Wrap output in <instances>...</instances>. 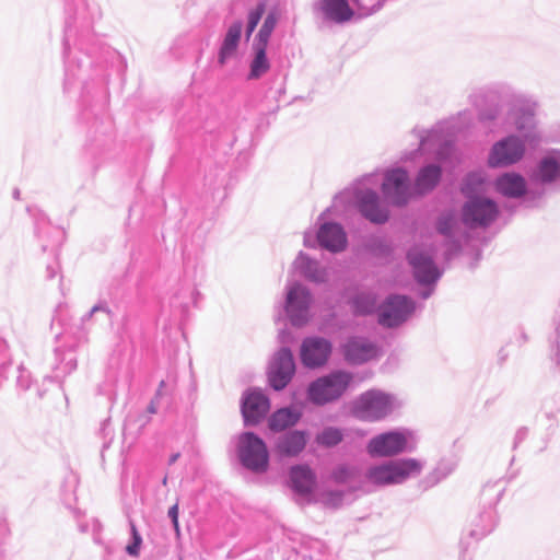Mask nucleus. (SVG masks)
I'll use <instances>...</instances> for the list:
<instances>
[{
  "label": "nucleus",
  "instance_id": "f03ea898",
  "mask_svg": "<svg viewBox=\"0 0 560 560\" xmlns=\"http://www.w3.org/2000/svg\"><path fill=\"white\" fill-rule=\"evenodd\" d=\"M421 464L413 458L389 462L370 468L368 478L375 485L400 483L408 477L419 474Z\"/></svg>",
  "mask_w": 560,
  "mask_h": 560
},
{
  "label": "nucleus",
  "instance_id": "f257e3e1",
  "mask_svg": "<svg viewBox=\"0 0 560 560\" xmlns=\"http://www.w3.org/2000/svg\"><path fill=\"white\" fill-rule=\"evenodd\" d=\"M352 375L337 371L313 382L307 390L308 399L315 405H325L338 399L348 388Z\"/></svg>",
  "mask_w": 560,
  "mask_h": 560
},
{
  "label": "nucleus",
  "instance_id": "9b49d317",
  "mask_svg": "<svg viewBox=\"0 0 560 560\" xmlns=\"http://www.w3.org/2000/svg\"><path fill=\"white\" fill-rule=\"evenodd\" d=\"M345 359L351 364H362L378 357L380 350L370 340L362 337L349 338L342 346Z\"/></svg>",
  "mask_w": 560,
  "mask_h": 560
},
{
  "label": "nucleus",
  "instance_id": "5701e85b",
  "mask_svg": "<svg viewBox=\"0 0 560 560\" xmlns=\"http://www.w3.org/2000/svg\"><path fill=\"white\" fill-rule=\"evenodd\" d=\"M497 189L508 197H520L525 192V180L517 174H505L497 179Z\"/></svg>",
  "mask_w": 560,
  "mask_h": 560
},
{
  "label": "nucleus",
  "instance_id": "c756f323",
  "mask_svg": "<svg viewBox=\"0 0 560 560\" xmlns=\"http://www.w3.org/2000/svg\"><path fill=\"white\" fill-rule=\"evenodd\" d=\"M265 12V4L260 3L256 7L255 10L250 11L248 14V23H247V31L246 35L249 37L254 30L256 28L257 24L259 23L262 14Z\"/></svg>",
  "mask_w": 560,
  "mask_h": 560
},
{
  "label": "nucleus",
  "instance_id": "473e14b6",
  "mask_svg": "<svg viewBox=\"0 0 560 560\" xmlns=\"http://www.w3.org/2000/svg\"><path fill=\"white\" fill-rule=\"evenodd\" d=\"M329 497L335 505L341 501V495L339 493H329Z\"/></svg>",
  "mask_w": 560,
  "mask_h": 560
},
{
  "label": "nucleus",
  "instance_id": "f3484780",
  "mask_svg": "<svg viewBox=\"0 0 560 560\" xmlns=\"http://www.w3.org/2000/svg\"><path fill=\"white\" fill-rule=\"evenodd\" d=\"M291 488L300 495H310L316 486V476L307 465H295L289 471Z\"/></svg>",
  "mask_w": 560,
  "mask_h": 560
},
{
  "label": "nucleus",
  "instance_id": "39448f33",
  "mask_svg": "<svg viewBox=\"0 0 560 560\" xmlns=\"http://www.w3.org/2000/svg\"><path fill=\"white\" fill-rule=\"evenodd\" d=\"M411 300L404 295L389 296L378 308V323L384 327H396L413 312Z\"/></svg>",
  "mask_w": 560,
  "mask_h": 560
},
{
  "label": "nucleus",
  "instance_id": "6e6552de",
  "mask_svg": "<svg viewBox=\"0 0 560 560\" xmlns=\"http://www.w3.org/2000/svg\"><path fill=\"white\" fill-rule=\"evenodd\" d=\"M407 446V438L401 432H387L373 438L368 452L373 456L390 457L401 453Z\"/></svg>",
  "mask_w": 560,
  "mask_h": 560
},
{
  "label": "nucleus",
  "instance_id": "f704fd0d",
  "mask_svg": "<svg viewBox=\"0 0 560 560\" xmlns=\"http://www.w3.org/2000/svg\"><path fill=\"white\" fill-rule=\"evenodd\" d=\"M463 191H465V192H467V194L470 191V190L468 189V185H465V186L463 187Z\"/></svg>",
  "mask_w": 560,
  "mask_h": 560
},
{
  "label": "nucleus",
  "instance_id": "4be33fe9",
  "mask_svg": "<svg viewBox=\"0 0 560 560\" xmlns=\"http://www.w3.org/2000/svg\"><path fill=\"white\" fill-rule=\"evenodd\" d=\"M322 10L327 19L336 23L348 22L354 14L347 0H323Z\"/></svg>",
  "mask_w": 560,
  "mask_h": 560
},
{
  "label": "nucleus",
  "instance_id": "bb28decb",
  "mask_svg": "<svg viewBox=\"0 0 560 560\" xmlns=\"http://www.w3.org/2000/svg\"><path fill=\"white\" fill-rule=\"evenodd\" d=\"M539 175L542 182H552L560 176V165L552 158H546L540 162Z\"/></svg>",
  "mask_w": 560,
  "mask_h": 560
},
{
  "label": "nucleus",
  "instance_id": "7ed1b4c3",
  "mask_svg": "<svg viewBox=\"0 0 560 560\" xmlns=\"http://www.w3.org/2000/svg\"><path fill=\"white\" fill-rule=\"evenodd\" d=\"M240 458L245 467L264 472L269 465V454L265 442L253 432L240 436Z\"/></svg>",
  "mask_w": 560,
  "mask_h": 560
},
{
  "label": "nucleus",
  "instance_id": "20e7f679",
  "mask_svg": "<svg viewBox=\"0 0 560 560\" xmlns=\"http://www.w3.org/2000/svg\"><path fill=\"white\" fill-rule=\"evenodd\" d=\"M392 411V400L388 395L378 390L362 394L353 405L354 415L365 421H377Z\"/></svg>",
  "mask_w": 560,
  "mask_h": 560
},
{
  "label": "nucleus",
  "instance_id": "0eeeda50",
  "mask_svg": "<svg viewBox=\"0 0 560 560\" xmlns=\"http://www.w3.org/2000/svg\"><path fill=\"white\" fill-rule=\"evenodd\" d=\"M498 214L495 203L487 198H472L463 208V221L470 228L487 225Z\"/></svg>",
  "mask_w": 560,
  "mask_h": 560
},
{
  "label": "nucleus",
  "instance_id": "423d86ee",
  "mask_svg": "<svg viewBox=\"0 0 560 560\" xmlns=\"http://www.w3.org/2000/svg\"><path fill=\"white\" fill-rule=\"evenodd\" d=\"M295 372L293 355L289 349L279 350L273 357L269 370L268 381L275 390H282L291 381Z\"/></svg>",
  "mask_w": 560,
  "mask_h": 560
},
{
  "label": "nucleus",
  "instance_id": "c85d7f7f",
  "mask_svg": "<svg viewBox=\"0 0 560 560\" xmlns=\"http://www.w3.org/2000/svg\"><path fill=\"white\" fill-rule=\"evenodd\" d=\"M341 440L342 433L336 428H326L316 436V442L326 447L335 446Z\"/></svg>",
  "mask_w": 560,
  "mask_h": 560
},
{
  "label": "nucleus",
  "instance_id": "c9c22d12",
  "mask_svg": "<svg viewBox=\"0 0 560 560\" xmlns=\"http://www.w3.org/2000/svg\"><path fill=\"white\" fill-rule=\"evenodd\" d=\"M357 5H360L359 0H352Z\"/></svg>",
  "mask_w": 560,
  "mask_h": 560
},
{
  "label": "nucleus",
  "instance_id": "aec40b11",
  "mask_svg": "<svg viewBox=\"0 0 560 560\" xmlns=\"http://www.w3.org/2000/svg\"><path fill=\"white\" fill-rule=\"evenodd\" d=\"M359 207L362 214L372 222L383 223L388 218L387 212L378 208L377 195L374 191L361 192Z\"/></svg>",
  "mask_w": 560,
  "mask_h": 560
},
{
  "label": "nucleus",
  "instance_id": "9d476101",
  "mask_svg": "<svg viewBox=\"0 0 560 560\" xmlns=\"http://www.w3.org/2000/svg\"><path fill=\"white\" fill-rule=\"evenodd\" d=\"M385 197L394 205H405L409 197V180L402 170H394L386 174L383 183Z\"/></svg>",
  "mask_w": 560,
  "mask_h": 560
},
{
  "label": "nucleus",
  "instance_id": "2f4dec72",
  "mask_svg": "<svg viewBox=\"0 0 560 560\" xmlns=\"http://www.w3.org/2000/svg\"><path fill=\"white\" fill-rule=\"evenodd\" d=\"M168 516L172 518V523L174 525L175 532L179 533V524H178V503H175L168 510Z\"/></svg>",
  "mask_w": 560,
  "mask_h": 560
},
{
  "label": "nucleus",
  "instance_id": "dca6fc26",
  "mask_svg": "<svg viewBox=\"0 0 560 560\" xmlns=\"http://www.w3.org/2000/svg\"><path fill=\"white\" fill-rule=\"evenodd\" d=\"M408 259L419 282L431 283L438 279L439 272L428 255L419 249H412L408 254Z\"/></svg>",
  "mask_w": 560,
  "mask_h": 560
},
{
  "label": "nucleus",
  "instance_id": "4468645a",
  "mask_svg": "<svg viewBox=\"0 0 560 560\" xmlns=\"http://www.w3.org/2000/svg\"><path fill=\"white\" fill-rule=\"evenodd\" d=\"M331 352V345L323 338L305 339L301 347V360L308 368L323 365Z\"/></svg>",
  "mask_w": 560,
  "mask_h": 560
},
{
  "label": "nucleus",
  "instance_id": "7c9ffc66",
  "mask_svg": "<svg viewBox=\"0 0 560 560\" xmlns=\"http://www.w3.org/2000/svg\"><path fill=\"white\" fill-rule=\"evenodd\" d=\"M132 542L126 547V551L133 557L139 556L142 538L133 523H131Z\"/></svg>",
  "mask_w": 560,
  "mask_h": 560
},
{
  "label": "nucleus",
  "instance_id": "f8f14e48",
  "mask_svg": "<svg viewBox=\"0 0 560 560\" xmlns=\"http://www.w3.org/2000/svg\"><path fill=\"white\" fill-rule=\"evenodd\" d=\"M311 303L308 291L296 284L293 285L287 296V312L293 325L302 326L307 320V310Z\"/></svg>",
  "mask_w": 560,
  "mask_h": 560
},
{
  "label": "nucleus",
  "instance_id": "a211bd4d",
  "mask_svg": "<svg viewBox=\"0 0 560 560\" xmlns=\"http://www.w3.org/2000/svg\"><path fill=\"white\" fill-rule=\"evenodd\" d=\"M318 242L328 250L339 252L345 249L347 237L340 225L327 223L318 232Z\"/></svg>",
  "mask_w": 560,
  "mask_h": 560
},
{
  "label": "nucleus",
  "instance_id": "6ab92c4d",
  "mask_svg": "<svg viewBox=\"0 0 560 560\" xmlns=\"http://www.w3.org/2000/svg\"><path fill=\"white\" fill-rule=\"evenodd\" d=\"M242 37V23L234 22L230 25L219 50L218 61L224 66L226 61L237 54V47Z\"/></svg>",
  "mask_w": 560,
  "mask_h": 560
},
{
  "label": "nucleus",
  "instance_id": "cd10ccee",
  "mask_svg": "<svg viewBox=\"0 0 560 560\" xmlns=\"http://www.w3.org/2000/svg\"><path fill=\"white\" fill-rule=\"evenodd\" d=\"M277 25V16L273 13H269L265 19L256 38L257 45L267 46L269 37Z\"/></svg>",
  "mask_w": 560,
  "mask_h": 560
},
{
  "label": "nucleus",
  "instance_id": "ddd939ff",
  "mask_svg": "<svg viewBox=\"0 0 560 560\" xmlns=\"http://www.w3.org/2000/svg\"><path fill=\"white\" fill-rule=\"evenodd\" d=\"M270 409V401L259 390H249L244 395L242 415L246 423H259Z\"/></svg>",
  "mask_w": 560,
  "mask_h": 560
},
{
  "label": "nucleus",
  "instance_id": "412c9836",
  "mask_svg": "<svg viewBox=\"0 0 560 560\" xmlns=\"http://www.w3.org/2000/svg\"><path fill=\"white\" fill-rule=\"evenodd\" d=\"M301 419V412L294 408H280L268 420V427L273 432H281L295 425Z\"/></svg>",
  "mask_w": 560,
  "mask_h": 560
},
{
  "label": "nucleus",
  "instance_id": "393cba45",
  "mask_svg": "<svg viewBox=\"0 0 560 560\" xmlns=\"http://www.w3.org/2000/svg\"><path fill=\"white\" fill-rule=\"evenodd\" d=\"M266 48L267 46L255 44V57L250 62L249 79H258L268 72L270 63L266 56Z\"/></svg>",
  "mask_w": 560,
  "mask_h": 560
},
{
  "label": "nucleus",
  "instance_id": "1a4fd4ad",
  "mask_svg": "<svg viewBox=\"0 0 560 560\" xmlns=\"http://www.w3.org/2000/svg\"><path fill=\"white\" fill-rule=\"evenodd\" d=\"M524 144L515 137H509L494 144L489 156L491 166H505L520 161L524 154Z\"/></svg>",
  "mask_w": 560,
  "mask_h": 560
},
{
  "label": "nucleus",
  "instance_id": "72a5a7b5",
  "mask_svg": "<svg viewBox=\"0 0 560 560\" xmlns=\"http://www.w3.org/2000/svg\"><path fill=\"white\" fill-rule=\"evenodd\" d=\"M468 182H474L476 184H481L482 179H481V177L479 175L474 174V175H470L468 177Z\"/></svg>",
  "mask_w": 560,
  "mask_h": 560
},
{
  "label": "nucleus",
  "instance_id": "b1692460",
  "mask_svg": "<svg viewBox=\"0 0 560 560\" xmlns=\"http://www.w3.org/2000/svg\"><path fill=\"white\" fill-rule=\"evenodd\" d=\"M441 170L438 166L430 165L424 167L416 182V189L419 194L431 190L440 180Z\"/></svg>",
  "mask_w": 560,
  "mask_h": 560
},
{
  "label": "nucleus",
  "instance_id": "a878e982",
  "mask_svg": "<svg viewBox=\"0 0 560 560\" xmlns=\"http://www.w3.org/2000/svg\"><path fill=\"white\" fill-rule=\"evenodd\" d=\"M376 299L370 293H360L352 301V308L355 314L366 315L375 311Z\"/></svg>",
  "mask_w": 560,
  "mask_h": 560
},
{
  "label": "nucleus",
  "instance_id": "2eb2a0df",
  "mask_svg": "<svg viewBox=\"0 0 560 560\" xmlns=\"http://www.w3.org/2000/svg\"><path fill=\"white\" fill-rule=\"evenodd\" d=\"M307 434L304 431L294 430L279 436L275 445V452L281 457H296L307 444Z\"/></svg>",
  "mask_w": 560,
  "mask_h": 560
}]
</instances>
